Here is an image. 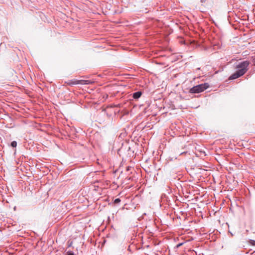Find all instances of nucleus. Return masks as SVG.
I'll return each instance as SVG.
<instances>
[{
	"instance_id": "1",
	"label": "nucleus",
	"mask_w": 255,
	"mask_h": 255,
	"mask_svg": "<svg viewBox=\"0 0 255 255\" xmlns=\"http://www.w3.org/2000/svg\"><path fill=\"white\" fill-rule=\"evenodd\" d=\"M250 62L248 60L242 61L236 65L238 70L230 77L229 80H234L244 75L248 70Z\"/></svg>"
},
{
	"instance_id": "2",
	"label": "nucleus",
	"mask_w": 255,
	"mask_h": 255,
	"mask_svg": "<svg viewBox=\"0 0 255 255\" xmlns=\"http://www.w3.org/2000/svg\"><path fill=\"white\" fill-rule=\"evenodd\" d=\"M209 85L208 83H205L204 84H199L196 86H194L190 89L189 92L190 93H199L206 90Z\"/></svg>"
},
{
	"instance_id": "3",
	"label": "nucleus",
	"mask_w": 255,
	"mask_h": 255,
	"mask_svg": "<svg viewBox=\"0 0 255 255\" xmlns=\"http://www.w3.org/2000/svg\"><path fill=\"white\" fill-rule=\"evenodd\" d=\"M92 82L90 80H76V79H73L70 80L68 84L69 85H78V84H81V85H89L91 84Z\"/></svg>"
},
{
	"instance_id": "4",
	"label": "nucleus",
	"mask_w": 255,
	"mask_h": 255,
	"mask_svg": "<svg viewBox=\"0 0 255 255\" xmlns=\"http://www.w3.org/2000/svg\"><path fill=\"white\" fill-rule=\"evenodd\" d=\"M142 93L140 91H137L133 94L132 97L134 99H138L141 96Z\"/></svg>"
},
{
	"instance_id": "5",
	"label": "nucleus",
	"mask_w": 255,
	"mask_h": 255,
	"mask_svg": "<svg viewBox=\"0 0 255 255\" xmlns=\"http://www.w3.org/2000/svg\"><path fill=\"white\" fill-rule=\"evenodd\" d=\"M10 145L12 147H16L17 146V142L16 141H13L11 142Z\"/></svg>"
},
{
	"instance_id": "6",
	"label": "nucleus",
	"mask_w": 255,
	"mask_h": 255,
	"mask_svg": "<svg viewBox=\"0 0 255 255\" xmlns=\"http://www.w3.org/2000/svg\"><path fill=\"white\" fill-rule=\"evenodd\" d=\"M120 202H121V199L120 198H117L114 201V203L115 204H119Z\"/></svg>"
},
{
	"instance_id": "7",
	"label": "nucleus",
	"mask_w": 255,
	"mask_h": 255,
	"mask_svg": "<svg viewBox=\"0 0 255 255\" xmlns=\"http://www.w3.org/2000/svg\"><path fill=\"white\" fill-rule=\"evenodd\" d=\"M249 243L252 246H255V241L253 240H250L249 241Z\"/></svg>"
},
{
	"instance_id": "8",
	"label": "nucleus",
	"mask_w": 255,
	"mask_h": 255,
	"mask_svg": "<svg viewBox=\"0 0 255 255\" xmlns=\"http://www.w3.org/2000/svg\"><path fill=\"white\" fill-rule=\"evenodd\" d=\"M66 255H74V253L72 251H68L66 253Z\"/></svg>"
},
{
	"instance_id": "9",
	"label": "nucleus",
	"mask_w": 255,
	"mask_h": 255,
	"mask_svg": "<svg viewBox=\"0 0 255 255\" xmlns=\"http://www.w3.org/2000/svg\"><path fill=\"white\" fill-rule=\"evenodd\" d=\"M183 244V243H180L179 244H178L176 247L177 248H179V247H180L181 246H182V245Z\"/></svg>"
},
{
	"instance_id": "10",
	"label": "nucleus",
	"mask_w": 255,
	"mask_h": 255,
	"mask_svg": "<svg viewBox=\"0 0 255 255\" xmlns=\"http://www.w3.org/2000/svg\"><path fill=\"white\" fill-rule=\"evenodd\" d=\"M130 168V167H129V166H128V167H127V171L129 170Z\"/></svg>"
},
{
	"instance_id": "11",
	"label": "nucleus",
	"mask_w": 255,
	"mask_h": 255,
	"mask_svg": "<svg viewBox=\"0 0 255 255\" xmlns=\"http://www.w3.org/2000/svg\"><path fill=\"white\" fill-rule=\"evenodd\" d=\"M185 153V152H182V153H181V154H183V153Z\"/></svg>"
}]
</instances>
